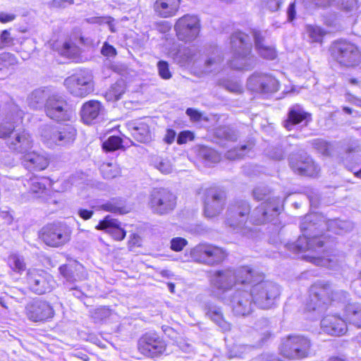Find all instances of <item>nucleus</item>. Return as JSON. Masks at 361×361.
I'll list each match as a JSON object with an SVG mask.
<instances>
[{"label": "nucleus", "instance_id": "nucleus-28", "mask_svg": "<svg viewBox=\"0 0 361 361\" xmlns=\"http://www.w3.org/2000/svg\"><path fill=\"white\" fill-rule=\"evenodd\" d=\"M148 121H133L127 123L132 136L138 142H147L152 139V133Z\"/></svg>", "mask_w": 361, "mask_h": 361}, {"label": "nucleus", "instance_id": "nucleus-15", "mask_svg": "<svg viewBox=\"0 0 361 361\" xmlns=\"http://www.w3.org/2000/svg\"><path fill=\"white\" fill-rule=\"evenodd\" d=\"M25 314L30 322L43 323L54 317V310L48 302L36 299L27 303Z\"/></svg>", "mask_w": 361, "mask_h": 361}, {"label": "nucleus", "instance_id": "nucleus-51", "mask_svg": "<svg viewBox=\"0 0 361 361\" xmlns=\"http://www.w3.org/2000/svg\"><path fill=\"white\" fill-rule=\"evenodd\" d=\"M159 75L164 80H169L172 75L169 71V63L165 61H159L157 63Z\"/></svg>", "mask_w": 361, "mask_h": 361}, {"label": "nucleus", "instance_id": "nucleus-43", "mask_svg": "<svg viewBox=\"0 0 361 361\" xmlns=\"http://www.w3.org/2000/svg\"><path fill=\"white\" fill-rule=\"evenodd\" d=\"M102 176L106 179L114 178L121 174V169L116 163H103L100 166Z\"/></svg>", "mask_w": 361, "mask_h": 361}, {"label": "nucleus", "instance_id": "nucleus-1", "mask_svg": "<svg viewBox=\"0 0 361 361\" xmlns=\"http://www.w3.org/2000/svg\"><path fill=\"white\" fill-rule=\"evenodd\" d=\"M23 111L17 104L11 102L8 104V112L4 123H0V137L6 140V146L13 152L23 154L33 146V139L25 128H18L22 122Z\"/></svg>", "mask_w": 361, "mask_h": 361}, {"label": "nucleus", "instance_id": "nucleus-58", "mask_svg": "<svg viewBox=\"0 0 361 361\" xmlns=\"http://www.w3.org/2000/svg\"><path fill=\"white\" fill-rule=\"evenodd\" d=\"M194 139V135L189 130H185L181 132L177 138V142L179 145L187 142L188 140H192Z\"/></svg>", "mask_w": 361, "mask_h": 361}, {"label": "nucleus", "instance_id": "nucleus-62", "mask_svg": "<svg viewBox=\"0 0 361 361\" xmlns=\"http://www.w3.org/2000/svg\"><path fill=\"white\" fill-rule=\"evenodd\" d=\"M109 314V310L105 307H99L95 310L94 312V318L97 320H102L108 317Z\"/></svg>", "mask_w": 361, "mask_h": 361}, {"label": "nucleus", "instance_id": "nucleus-9", "mask_svg": "<svg viewBox=\"0 0 361 361\" xmlns=\"http://www.w3.org/2000/svg\"><path fill=\"white\" fill-rule=\"evenodd\" d=\"M243 287L233 292L227 300L233 314L236 317H247L254 312L256 307L250 289Z\"/></svg>", "mask_w": 361, "mask_h": 361}, {"label": "nucleus", "instance_id": "nucleus-29", "mask_svg": "<svg viewBox=\"0 0 361 361\" xmlns=\"http://www.w3.org/2000/svg\"><path fill=\"white\" fill-rule=\"evenodd\" d=\"M265 34L266 32L257 30H253L252 31L255 48L258 54L265 59L273 60L276 57V51L274 47L266 44Z\"/></svg>", "mask_w": 361, "mask_h": 361}, {"label": "nucleus", "instance_id": "nucleus-64", "mask_svg": "<svg viewBox=\"0 0 361 361\" xmlns=\"http://www.w3.org/2000/svg\"><path fill=\"white\" fill-rule=\"evenodd\" d=\"M94 214L93 210L80 208L78 210V215L83 220H88L92 218Z\"/></svg>", "mask_w": 361, "mask_h": 361}, {"label": "nucleus", "instance_id": "nucleus-56", "mask_svg": "<svg viewBox=\"0 0 361 361\" xmlns=\"http://www.w3.org/2000/svg\"><path fill=\"white\" fill-rule=\"evenodd\" d=\"M317 152H320L326 156L329 155L331 152V145L324 140H317Z\"/></svg>", "mask_w": 361, "mask_h": 361}, {"label": "nucleus", "instance_id": "nucleus-49", "mask_svg": "<svg viewBox=\"0 0 361 361\" xmlns=\"http://www.w3.org/2000/svg\"><path fill=\"white\" fill-rule=\"evenodd\" d=\"M8 264L13 270L17 272L24 271L25 269L24 259L17 255H12L9 257Z\"/></svg>", "mask_w": 361, "mask_h": 361}, {"label": "nucleus", "instance_id": "nucleus-37", "mask_svg": "<svg viewBox=\"0 0 361 361\" xmlns=\"http://www.w3.org/2000/svg\"><path fill=\"white\" fill-rule=\"evenodd\" d=\"M102 209L119 214H127L130 208L126 206V201L123 199H112L102 205Z\"/></svg>", "mask_w": 361, "mask_h": 361}, {"label": "nucleus", "instance_id": "nucleus-16", "mask_svg": "<svg viewBox=\"0 0 361 361\" xmlns=\"http://www.w3.org/2000/svg\"><path fill=\"white\" fill-rule=\"evenodd\" d=\"M226 203V193L221 189L212 188L204 194V213L207 218L218 216L224 209Z\"/></svg>", "mask_w": 361, "mask_h": 361}, {"label": "nucleus", "instance_id": "nucleus-22", "mask_svg": "<svg viewBox=\"0 0 361 361\" xmlns=\"http://www.w3.org/2000/svg\"><path fill=\"white\" fill-rule=\"evenodd\" d=\"M50 133V135H48L47 132L45 131L42 134L46 141L50 142V144L66 145L72 143L75 140L76 130L73 126L66 124L51 129Z\"/></svg>", "mask_w": 361, "mask_h": 361}, {"label": "nucleus", "instance_id": "nucleus-39", "mask_svg": "<svg viewBox=\"0 0 361 361\" xmlns=\"http://www.w3.org/2000/svg\"><path fill=\"white\" fill-rule=\"evenodd\" d=\"M175 61L180 66H185L194 57V51L188 47L180 48L176 53H172Z\"/></svg>", "mask_w": 361, "mask_h": 361}, {"label": "nucleus", "instance_id": "nucleus-17", "mask_svg": "<svg viewBox=\"0 0 361 361\" xmlns=\"http://www.w3.org/2000/svg\"><path fill=\"white\" fill-rule=\"evenodd\" d=\"M249 90L259 94H267L276 92L279 89V81L272 75L255 72L247 80Z\"/></svg>", "mask_w": 361, "mask_h": 361}, {"label": "nucleus", "instance_id": "nucleus-3", "mask_svg": "<svg viewBox=\"0 0 361 361\" xmlns=\"http://www.w3.org/2000/svg\"><path fill=\"white\" fill-rule=\"evenodd\" d=\"M302 235L292 243H287L286 248L296 255H301V257L308 262L315 264V245H316V215L310 214L306 215L300 224Z\"/></svg>", "mask_w": 361, "mask_h": 361}, {"label": "nucleus", "instance_id": "nucleus-27", "mask_svg": "<svg viewBox=\"0 0 361 361\" xmlns=\"http://www.w3.org/2000/svg\"><path fill=\"white\" fill-rule=\"evenodd\" d=\"M22 159L25 167L30 170L42 171L49 165L48 158L42 152L29 150L23 154Z\"/></svg>", "mask_w": 361, "mask_h": 361}, {"label": "nucleus", "instance_id": "nucleus-25", "mask_svg": "<svg viewBox=\"0 0 361 361\" xmlns=\"http://www.w3.org/2000/svg\"><path fill=\"white\" fill-rule=\"evenodd\" d=\"M320 326L324 332L332 336H342L347 331L346 321L336 315H326Z\"/></svg>", "mask_w": 361, "mask_h": 361}, {"label": "nucleus", "instance_id": "nucleus-2", "mask_svg": "<svg viewBox=\"0 0 361 361\" xmlns=\"http://www.w3.org/2000/svg\"><path fill=\"white\" fill-rule=\"evenodd\" d=\"M250 289L256 307L268 310L271 308L281 294L279 286L251 269V276L245 286Z\"/></svg>", "mask_w": 361, "mask_h": 361}, {"label": "nucleus", "instance_id": "nucleus-23", "mask_svg": "<svg viewBox=\"0 0 361 361\" xmlns=\"http://www.w3.org/2000/svg\"><path fill=\"white\" fill-rule=\"evenodd\" d=\"M59 271L66 281V286L86 279V273L83 266L77 262L61 266Z\"/></svg>", "mask_w": 361, "mask_h": 361}, {"label": "nucleus", "instance_id": "nucleus-63", "mask_svg": "<svg viewBox=\"0 0 361 361\" xmlns=\"http://www.w3.org/2000/svg\"><path fill=\"white\" fill-rule=\"evenodd\" d=\"M204 157L206 159L210 160L212 162H217L219 160V156L215 151L211 149L204 150Z\"/></svg>", "mask_w": 361, "mask_h": 361}, {"label": "nucleus", "instance_id": "nucleus-34", "mask_svg": "<svg viewBox=\"0 0 361 361\" xmlns=\"http://www.w3.org/2000/svg\"><path fill=\"white\" fill-rule=\"evenodd\" d=\"M205 312L206 315L219 326L222 331H226L231 329V324L224 319L221 307L207 302L205 305Z\"/></svg>", "mask_w": 361, "mask_h": 361}, {"label": "nucleus", "instance_id": "nucleus-41", "mask_svg": "<svg viewBox=\"0 0 361 361\" xmlns=\"http://www.w3.org/2000/svg\"><path fill=\"white\" fill-rule=\"evenodd\" d=\"M47 94L44 90L37 89L33 91L27 98L28 105L37 109L42 106L46 99Z\"/></svg>", "mask_w": 361, "mask_h": 361}, {"label": "nucleus", "instance_id": "nucleus-21", "mask_svg": "<svg viewBox=\"0 0 361 361\" xmlns=\"http://www.w3.org/2000/svg\"><path fill=\"white\" fill-rule=\"evenodd\" d=\"M175 30L180 39L192 40L199 34V19L195 16L185 15L177 20Z\"/></svg>", "mask_w": 361, "mask_h": 361}, {"label": "nucleus", "instance_id": "nucleus-6", "mask_svg": "<svg viewBox=\"0 0 361 361\" xmlns=\"http://www.w3.org/2000/svg\"><path fill=\"white\" fill-rule=\"evenodd\" d=\"M250 213V206L247 201L236 200L228 209L226 224L237 232L239 231L244 235L252 237V230L244 227Z\"/></svg>", "mask_w": 361, "mask_h": 361}, {"label": "nucleus", "instance_id": "nucleus-8", "mask_svg": "<svg viewBox=\"0 0 361 361\" xmlns=\"http://www.w3.org/2000/svg\"><path fill=\"white\" fill-rule=\"evenodd\" d=\"M71 230L70 227L61 222L47 224L40 232L43 242L51 247H61L71 240Z\"/></svg>", "mask_w": 361, "mask_h": 361}, {"label": "nucleus", "instance_id": "nucleus-24", "mask_svg": "<svg viewBox=\"0 0 361 361\" xmlns=\"http://www.w3.org/2000/svg\"><path fill=\"white\" fill-rule=\"evenodd\" d=\"M105 109L97 100H90L81 106L80 114L82 121L86 124H91L104 114Z\"/></svg>", "mask_w": 361, "mask_h": 361}, {"label": "nucleus", "instance_id": "nucleus-55", "mask_svg": "<svg viewBox=\"0 0 361 361\" xmlns=\"http://www.w3.org/2000/svg\"><path fill=\"white\" fill-rule=\"evenodd\" d=\"M9 297L18 302L22 303L25 300V292L21 289L14 288L11 290Z\"/></svg>", "mask_w": 361, "mask_h": 361}, {"label": "nucleus", "instance_id": "nucleus-50", "mask_svg": "<svg viewBox=\"0 0 361 361\" xmlns=\"http://www.w3.org/2000/svg\"><path fill=\"white\" fill-rule=\"evenodd\" d=\"M122 146V140L118 136H110L105 142H103V149L106 151H114Z\"/></svg>", "mask_w": 361, "mask_h": 361}, {"label": "nucleus", "instance_id": "nucleus-45", "mask_svg": "<svg viewBox=\"0 0 361 361\" xmlns=\"http://www.w3.org/2000/svg\"><path fill=\"white\" fill-rule=\"evenodd\" d=\"M215 134L216 137L228 141H235L238 137L237 132L228 126L219 127L216 130Z\"/></svg>", "mask_w": 361, "mask_h": 361}, {"label": "nucleus", "instance_id": "nucleus-19", "mask_svg": "<svg viewBox=\"0 0 361 361\" xmlns=\"http://www.w3.org/2000/svg\"><path fill=\"white\" fill-rule=\"evenodd\" d=\"M279 198L268 197L266 202L253 210L250 215V221L257 225L271 221L279 214Z\"/></svg>", "mask_w": 361, "mask_h": 361}, {"label": "nucleus", "instance_id": "nucleus-32", "mask_svg": "<svg viewBox=\"0 0 361 361\" xmlns=\"http://www.w3.org/2000/svg\"><path fill=\"white\" fill-rule=\"evenodd\" d=\"M343 258V257L338 255L333 248L324 250L322 253L317 254V267H326L329 269L336 270Z\"/></svg>", "mask_w": 361, "mask_h": 361}, {"label": "nucleus", "instance_id": "nucleus-54", "mask_svg": "<svg viewBox=\"0 0 361 361\" xmlns=\"http://www.w3.org/2000/svg\"><path fill=\"white\" fill-rule=\"evenodd\" d=\"M314 287L312 286L310 288V300L307 301L305 307V313H312L314 314V311L316 309V302L314 301V298H316V293L313 292Z\"/></svg>", "mask_w": 361, "mask_h": 361}, {"label": "nucleus", "instance_id": "nucleus-57", "mask_svg": "<svg viewBox=\"0 0 361 361\" xmlns=\"http://www.w3.org/2000/svg\"><path fill=\"white\" fill-rule=\"evenodd\" d=\"M269 195V190L266 187H258L253 190V197L257 200H262Z\"/></svg>", "mask_w": 361, "mask_h": 361}, {"label": "nucleus", "instance_id": "nucleus-13", "mask_svg": "<svg viewBox=\"0 0 361 361\" xmlns=\"http://www.w3.org/2000/svg\"><path fill=\"white\" fill-rule=\"evenodd\" d=\"M26 283L30 290L39 295L51 291L56 285V281L50 274L37 269L28 270Z\"/></svg>", "mask_w": 361, "mask_h": 361}, {"label": "nucleus", "instance_id": "nucleus-59", "mask_svg": "<svg viewBox=\"0 0 361 361\" xmlns=\"http://www.w3.org/2000/svg\"><path fill=\"white\" fill-rule=\"evenodd\" d=\"M102 54L108 57H112L115 56L116 55V49L108 44L107 42H105L101 50Z\"/></svg>", "mask_w": 361, "mask_h": 361}, {"label": "nucleus", "instance_id": "nucleus-30", "mask_svg": "<svg viewBox=\"0 0 361 361\" xmlns=\"http://www.w3.org/2000/svg\"><path fill=\"white\" fill-rule=\"evenodd\" d=\"M180 4V0H156L153 4V9L159 17L170 18L177 13Z\"/></svg>", "mask_w": 361, "mask_h": 361}, {"label": "nucleus", "instance_id": "nucleus-47", "mask_svg": "<svg viewBox=\"0 0 361 361\" xmlns=\"http://www.w3.org/2000/svg\"><path fill=\"white\" fill-rule=\"evenodd\" d=\"M222 61V58L217 49H214L210 56L205 60V71L210 72L215 70Z\"/></svg>", "mask_w": 361, "mask_h": 361}, {"label": "nucleus", "instance_id": "nucleus-14", "mask_svg": "<svg viewBox=\"0 0 361 361\" xmlns=\"http://www.w3.org/2000/svg\"><path fill=\"white\" fill-rule=\"evenodd\" d=\"M310 348V341L303 336H288L283 343L281 354L288 358L300 359L308 355Z\"/></svg>", "mask_w": 361, "mask_h": 361}, {"label": "nucleus", "instance_id": "nucleus-31", "mask_svg": "<svg viewBox=\"0 0 361 361\" xmlns=\"http://www.w3.org/2000/svg\"><path fill=\"white\" fill-rule=\"evenodd\" d=\"M311 119V114L305 111L301 106L295 104L288 111V118L284 121V127L290 130L295 125L303 121L307 124Z\"/></svg>", "mask_w": 361, "mask_h": 361}, {"label": "nucleus", "instance_id": "nucleus-40", "mask_svg": "<svg viewBox=\"0 0 361 361\" xmlns=\"http://www.w3.org/2000/svg\"><path fill=\"white\" fill-rule=\"evenodd\" d=\"M47 180L44 178L32 177L26 180L25 186L27 187L32 193H41L46 189Z\"/></svg>", "mask_w": 361, "mask_h": 361}, {"label": "nucleus", "instance_id": "nucleus-36", "mask_svg": "<svg viewBox=\"0 0 361 361\" xmlns=\"http://www.w3.org/2000/svg\"><path fill=\"white\" fill-rule=\"evenodd\" d=\"M324 223L329 231L338 235L350 231L353 228V224L350 221L329 219Z\"/></svg>", "mask_w": 361, "mask_h": 361}, {"label": "nucleus", "instance_id": "nucleus-7", "mask_svg": "<svg viewBox=\"0 0 361 361\" xmlns=\"http://www.w3.org/2000/svg\"><path fill=\"white\" fill-rule=\"evenodd\" d=\"M64 85L70 94L75 97H85L94 90L92 71L80 70L64 80Z\"/></svg>", "mask_w": 361, "mask_h": 361}, {"label": "nucleus", "instance_id": "nucleus-18", "mask_svg": "<svg viewBox=\"0 0 361 361\" xmlns=\"http://www.w3.org/2000/svg\"><path fill=\"white\" fill-rule=\"evenodd\" d=\"M44 111L49 118L56 121H69L72 114L66 101L57 94H53L46 99Z\"/></svg>", "mask_w": 361, "mask_h": 361}, {"label": "nucleus", "instance_id": "nucleus-61", "mask_svg": "<svg viewBox=\"0 0 361 361\" xmlns=\"http://www.w3.org/2000/svg\"><path fill=\"white\" fill-rule=\"evenodd\" d=\"M268 155L272 159L281 160L284 157V153L281 148L276 147L269 152Z\"/></svg>", "mask_w": 361, "mask_h": 361}, {"label": "nucleus", "instance_id": "nucleus-5", "mask_svg": "<svg viewBox=\"0 0 361 361\" xmlns=\"http://www.w3.org/2000/svg\"><path fill=\"white\" fill-rule=\"evenodd\" d=\"M233 59L230 61L232 68L250 70L256 65L257 59L251 55V44L247 35L237 32L231 37Z\"/></svg>", "mask_w": 361, "mask_h": 361}, {"label": "nucleus", "instance_id": "nucleus-26", "mask_svg": "<svg viewBox=\"0 0 361 361\" xmlns=\"http://www.w3.org/2000/svg\"><path fill=\"white\" fill-rule=\"evenodd\" d=\"M95 228L104 231L116 240H123L126 235V231L121 227V223L109 215L100 221Z\"/></svg>", "mask_w": 361, "mask_h": 361}, {"label": "nucleus", "instance_id": "nucleus-20", "mask_svg": "<svg viewBox=\"0 0 361 361\" xmlns=\"http://www.w3.org/2000/svg\"><path fill=\"white\" fill-rule=\"evenodd\" d=\"M138 349L144 355L156 357L166 350L164 341L155 333H146L139 340Z\"/></svg>", "mask_w": 361, "mask_h": 361}, {"label": "nucleus", "instance_id": "nucleus-53", "mask_svg": "<svg viewBox=\"0 0 361 361\" xmlns=\"http://www.w3.org/2000/svg\"><path fill=\"white\" fill-rule=\"evenodd\" d=\"M13 44V38L8 30H4L0 35V49Z\"/></svg>", "mask_w": 361, "mask_h": 361}, {"label": "nucleus", "instance_id": "nucleus-10", "mask_svg": "<svg viewBox=\"0 0 361 361\" xmlns=\"http://www.w3.org/2000/svg\"><path fill=\"white\" fill-rule=\"evenodd\" d=\"M192 259L207 265L221 263L226 257L225 250L218 246L209 243H200L190 250Z\"/></svg>", "mask_w": 361, "mask_h": 361}, {"label": "nucleus", "instance_id": "nucleus-46", "mask_svg": "<svg viewBox=\"0 0 361 361\" xmlns=\"http://www.w3.org/2000/svg\"><path fill=\"white\" fill-rule=\"evenodd\" d=\"M254 144L252 142H249L247 145H242L240 148L229 150L226 154V158L231 160L241 158L244 157L247 152L251 150Z\"/></svg>", "mask_w": 361, "mask_h": 361}, {"label": "nucleus", "instance_id": "nucleus-52", "mask_svg": "<svg viewBox=\"0 0 361 361\" xmlns=\"http://www.w3.org/2000/svg\"><path fill=\"white\" fill-rule=\"evenodd\" d=\"M170 244L172 250L180 252L188 245V241L183 238L176 237L171 240Z\"/></svg>", "mask_w": 361, "mask_h": 361}, {"label": "nucleus", "instance_id": "nucleus-35", "mask_svg": "<svg viewBox=\"0 0 361 361\" xmlns=\"http://www.w3.org/2000/svg\"><path fill=\"white\" fill-rule=\"evenodd\" d=\"M344 316L346 321L357 328H361V303L349 302L345 306Z\"/></svg>", "mask_w": 361, "mask_h": 361}, {"label": "nucleus", "instance_id": "nucleus-60", "mask_svg": "<svg viewBox=\"0 0 361 361\" xmlns=\"http://www.w3.org/2000/svg\"><path fill=\"white\" fill-rule=\"evenodd\" d=\"M76 50V46L71 42H65L61 50V54L67 56H71L72 54L75 53Z\"/></svg>", "mask_w": 361, "mask_h": 361}, {"label": "nucleus", "instance_id": "nucleus-4", "mask_svg": "<svg viewBox=\"0 0 361 361\" xmlns=\"http://www.w3.org/2000/svg\"><path fill=\"white\" fill-rule=\"evenodd\" d=\"M250 276L251 269L249 267H243L238 269L228 268L216 271L212 276L210 282L215 295L225 301L226 293L228 290L237 284L245 286Z\"/></svg>", "mask_w": 361, "mask_h": 361}, {"label": "nucleus", "instance_id": "nucleus-33", "mask_svg": "<svg viewBox=\"0 0 361 361\" xmlns=\"http://www.w3.org/2000/svg\"><path fill=\"white\" fill-rule=\"evenodd\" d=\"M290 166L295 173L305 176H312L315 168L312 160L308 157H300V159L291 157Z\"/></svg>", "mask_w": 361, "mask_h": 361}, {"label": "nucleus", "instance_id": "nucleus-12", "mask_svg": "<svg viewBox=\"0 0 361 361\" xmlns=\"http://www.w3.org/2000/svg\"><path fill=\"white\" fill-rule=\"evenodd\" d=\"M149 205L154 213L166 214L176 207V197L168 189L154 188L150 193Z\"/></svg>", "mask_w": 361, "mask_h": 361}, {"label": "nucleus", "instance_id": "nucleus-44", "mask_svg": "<svg viewBox=\"0 0 361 361\" xmlns=\"http://www.w3.org/2000/svg\"><path fill=\"white\" fill-rule=\"evenodd\" d=\"M154 166L164 174L171 173L173 171V165L169 158H156L154 160Z\"/></svg>", "mask_w": 361, "mask_h": 361}, {"label": "nucleus", "instance_id": "nucleus-48", "mask_svg": "<svg viewBox=\"0 0 361 361\" xmlns=\"http://www.w3.org/2000/svg\"><path fill=\"white\" fill-rule=\"evenodd\" d=\"M18 63L16 57L11 53L4 52L0 54V70L16 66Z\"/></svg>", "mask_w": 361, "mask_h": 361}, {"label": "nucleus", "instance_id": "nucleus-38", "mask_svg": "<svg viewBox=\"0 0 361 361\" xmlns=\"http://www.w3.org/2000/svg\"><path fill=\"white\" fill-rule=\"evenodd\" d=\"M357 0H317V6H337L350 11L356 4Z\"/></svg>", "mask_w": 361, "mask_h": 361}, {"label": "nucleus", "instance_id": "nucleus-11", "mask_svg": "<svg viewBox=\"0 0 361 361\" xmlns=\"http://www.w3.org/2000/svg\"><path fill=\"white\" fill-rule=\"evenodd\" d=\"M332 55L342 66H355L361 61V54L358 48L353 43L339 40L332 47Z\"/></svg>", "mask_w": 361, "mask_h": 361}, {"label": "nucleus", "instance_id": "nucleus-42", "mask_svg": "<svg viewBox=\"0 0 361 361\" xmlns=\"http://www.w3.org/2000/svg\"><path fill=\"white\" fill-rule=\"evenodd\" d=\"M125 92V86L123 81H118L114 84L106 92L105 98L109 102H116L121 99Z\"/></svg>", "mask_w": 361, "mask_h": 361}]
</instances>
